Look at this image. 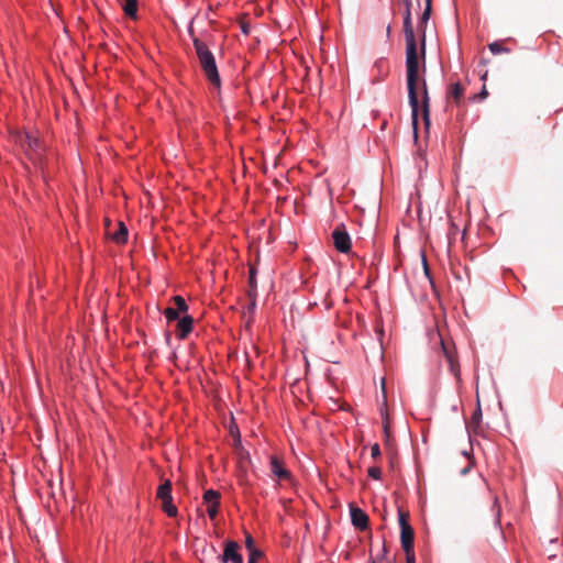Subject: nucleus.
<instances>
[{
    "instance_id": "obj_23",
    "label": "nucleus",
    "mask_w": 563,
    "mask_h": 563,
    "mask_svg": "<svg viewBox=\"0 0 563 563\" xmlns=\"http://www.w3.org/2000/svg\"><path fill=\"white\" fill-rule=\"evenodd\" d=\"M245 547L249 551V553L251 552H258L260 550L255 547V541L253 539V537L247 533L246 537H245Z\"/></svg>"
},
{
    "instance_id": "obj_22",
    "label": "nucleus",
    "mask_w": 563,
    "mask_h": 563,
    "mask_svg": "<svg viewBox=\"0 0 563 563\" xmlns=\"http://www.w3.org/2000/svg\"><path fill=\"white\" fill-rule=\"evenodd\" d=\"M164 314L168 321H175L179 319L180 312L174 307H168L164 310Z\"/></svg>"
},
{
    "instance_id": "obj_14",
    "label": "nucleus",
    "mask_w": 563,
    "mask_h": 563,
    "mask_svg": "<svg viewBox=\"0 0 563 563\" xmlns=\"http://www.w3.org/2000/svg\"><path fill=\"white\" fill-rule=\"evenodd\" d=\"M112 241L118 244H122L126 242L128 239V229L123 222L119 223V229L111 234Z\"/></svg>"
},
{
    "instance_id": "obj_24",
    "label": "nucleus",
    "mask_w": 563,
    "mask_h": 563,
    "mask_svg": "<svg viewBox=\"0 0 563 563\" xmlns=\"http://www.w3.org/2000/svg\"><path fill=\"white\" fill-rule=\"evenodd\" d=\"M220 503L211 504L207 508V512L210 517V519H214L219 511Z\"/></svg>"
},
{
    "instance_id": "obj_34",
    "label": "nucleus",
    "mask_w": 563,
    "mask_h": 563,
    "mask_svg": "<svg viewBox=\"0 0 563 563\" xmlns=\"http://www.w3.org/2000/svg\"><path fill=\"white\" fill-rule=\"evenodd\" d=\"M387 34L388 35L390 34V26L389 25L387 26Z\"/></svg>"
},
{
    "instance_id": "obj_32",
    "label": "nucleus",
    "mask_w": 563,
    "mask_h": 563,
    "mask_svg": "<svg viewBox=\"0 0 563 563\" xmlns=\"http://www.w3.org/2000/svg\"><path fill=\"white\" fill-rule=\"evenodd\" d=\"M324 305L327 309H330L332 307V301L329 300L328 296L324 298Z\"/></svg>"
},
{
    "instance_id": "obj_13",
    "label": "nucleus",
    "mask_w": 563,
    "mask_h": 563,
    "mask_svg": "<svg viewBox=\"0 0 563 563\" xmlns=\"http://www.w3.org/2000/svg\"><path fill=\"white\" fill-rule=\"evenodd\" d=\"M122 9L129 18H137V0H123Z\"/></svg>"
},
{
    "instance_id": "obj_2",
    "label": "nucleus",
    "mask_w": 563,
    "mask_h": 563,
    "mask_svg": "<svg viewBox=\"0 0 563 563\" xmlns=\"http://www.w3.org/2000/svg\"><path fill=\"white\" fill-rule=\"evenodd\" d=\"M188 33L192 40V44L197 57L199 59V64L203 70L206 78L212 86L219 88L221 86V80L216 64V58L212 52L209 49L208 45L205 43L202 38L195 35L192 22L188 27Z\"/></svg>"
},
{
    "instance_id": "obj_8",
    "label": "nucleus",
    "mask_w": 563,
    "mask_h": 563,
    "mask_svg": "<svg viewBox=\"0 0 563 563\" xmlns=\"http://www.w3.org/2000/svg\"><path fill=\"white\" fill-rule=\"evenodd\" d=\"M269 470L278 481H289L291 477L290 472L285 467L283 461L275 455L271 456Z\"/></svg>"
},
{
    "instance_id": "obj_6",
    "label": "nucleus",
    "mask_w": 563,
    "mask_h": 563,
    "mask_svg": "<svg viewBox=\"0 0 563 563\" xmlns=\"http://www.w3.org/2000/svg\"><path fill=\"white\" fill-rule=\"evenodd\" d=\"M334 247L341 253H347L351 250V238L345 230L344 224H339L332 232Z\"/></svg>"
},
{
    "instance_id": "obj_17",
    "label": "nucleus",
    "mask_w": 563,
    "mask_h": 563,
    "mask_svg": "<svg viewBox=\"0 0 563 563\" xmlns=\"http://www.w3.org/2000/svg\"><path fill=\"white\" fill-rule=\"evenodd\" d=\"M162 509L169 516L175 517L177 515V508L173 504V497L162 500Z\"/></svg>"
},
{
    "instance_id": "obj_19",
    "label": "nucleus",
    "mask_w": 563,
    "mask_h": 563,
    "mask_svg": "<svg viewBox=\"0 0 563 563\" xmlns=\"http://www.w3.org/2000/svg\"><path fill=\"white\" fill-rule=\"evenodd\" d=\"M489 51L494 54L510 53V48L506 47L503 42H493L488 44Z\"/></svg>"
},
{
    "instance_id": "obj_31",
    "label": "nucleus",
    "mask_w": 563,
    "mask_h": 563,
    "mask_svg": "<svg viewBox=\"0 0 563 563\" xmlns=\"http://www.w3.org/2000/svg\"><path fill=\"white\" fill-rule=\"evenodd\" d=\"M487 95H488V92H487V90H486V87L484 86V87H483V89H482V91H481V92H479V95H478V98H479V99H484V98H486V97H487Z\"/></svg>"
},
{
    "instance_id": "obj_26",
    "label": "nucleus",
    "mask_w": 563,
    "mask_h": 563,
    "mask_svg": "<svg viewBox=\"0 0 563 563\" xmlns=\"http://www.w3.org/2000/svg\"><path fill=\"white\" fill-rule=\"evenodd\" d=\"M382 411V418H383V427H384V432H385V435H386V440H388V437H389V422H388V416L387 413H385L383 411V409H380Z\"/></svg>"
},
{
    "instance_id": "obj_20",
    "label": "nucleus",
    "mask_w": 563,
    "mask_h": 563,
    "mask_svg": "<svg viewBox=\"0 0 563 563\" xmlns=\"http://www.w3.org/2000/svg\"><path fill=\"white\" fill-rule=\"evenodd\" d=\"M220 499V493L218 490L209 489L206 490L203 494V500L208 505L219 503Z\"/></svg>"
},
{
    "instance_id": "obj_21",
    "label": "nucleus",
    "mask_w": 563,
    "mask_h": 563,
    "mask_svg": "<svg viewBox=\"0 0 563 563\" xmlns=\"http://www.w3.org/2000/svg\"><path fill=\"white\" fill-rule=\"evenodd\" d=\"M173 301L175 303V309H177L180 313L188 311V305L181 296L173 297Z\"/></svg>"
},
{
    "instance_id": "obj_9",
    "label": "nucleus",
    "mask_w": 563,
    "mask_h": 563,
    "mask_svg": "<svg viewBox=\"0 0 563 563\" xmlns=\"http://www.w3.org/2000/svg\"><path fill=\"white\" fill-rule=\"evenodd\" d=\"M350 512H351L352 525L356 529L364 531L368 528V522H369L368 516L361 508L351 505Z\"/></svg>"
},
{
    "instance_id": "obj_12",
    "label": "nucleus",
    "mask_w": 563,
    "mask_h": 563,
    "mask_svg": "<svg viewBox=\"0 0 563 563\" xmlns=\"http://www.w3.org/2000/svg\"><path fill=\"white\" fill-rule=\"evenodd\" d=\"M20 142H21V146L25 151H31V152L37 153L38 150L41 148L40 140L29 133H25Z\"/></svg>"
},
{
    "instance_id": "obj_35",
    "label": "nucleus",
    "mask_w": 563,
    "mask_h": 563,
    "mask_svg": "<svg viewBox=\"0 0 563 563\" xmlns=\"http://www.w3.org/2000/svg\"><path fill=\"white\" fill-rule=\"evenodd\" d=\"M424 2H428V0H424ZM429 2H432V0H429Z\"/></svg>"
},
{
    "instance_id": "obj_1",
    "label": "nucleus",
    "mask_w": 563,
    "mask_h": 563,
    "mask_svg": "<svg viewBox=\"0 0 563 563\" xmlns=\"http://www.w3.org/2000/svg\"><path fill=\"white\" fill-rule=\"evenodd\" d=\"M405 4L404 12V34L406 41V81L408 89V99L411 107L412 126L415 133L418 128L419 112V89L422 91L421 110L426 126L430 125V106L429 93L424 78L419 77V55L416 35L411 19V0H402Z\"/></svg>"
},
{
    "instance_id": "obj_5",
    "label": "nucleus",
    "mask_w": 563,
    "mask_h": 563,
    "mask_svg": "<svg viewBox=\"0 0 563 563\" xmlns=\"http://www.w3.org/2000/svg\"><path fill=\"white\" fill-rule=\"evenodd\" d=\"M432 12V2H426L424 10L422 12V15L420 16L418 31L420 34V51H418L419 55V73L422 71V74L426 73V25L430 19ZM420 78H422L419 75Z\"/></svg>"
},
{
    "instance_id": "obj_18",
    "label": "nucleus",
    "mask_w": 563,
    "mask_h": 563,
    "mask_svg": "<svg viewBox=\"0 0 563 563\" xmlns=\"http://www.w3.org/2000/svg\"><path fill=\"white\" fill-rule=\"evenodd\" d=\"M249 283H250V288H251L249 291V296L252 298L251 307L254 308L255 307L254 294H255V288H256V279H255V269L254 268L250 269Z\"/></svg>"
},
{
    "instance_id": "obj_7",
    "label": "nucleus",
    "mask_w": 563,
    "mask_h": 563,
    "mask_svg": "<svg viewBox=\"0 0 563 563\" xmlns=\"http://www.w3.org/2000/svg\"><path fill=\"white\" fill-rule=\"evenodd\" d=\"M240 545L235 541H225L223 554L221 556L222 563H243V556L239 553Z\"/></svg>"
},
{
    "instance_id": "obj_11",
    "label": "nucleus",
    "mask_w": 563,
    "mask_h": 563,
    "mask_svg": "<svg viewBox=\"0 0 563 563\" xmlns=\"http://www.w3.org/2000/svg\"><path fill=\"white\" fill-rule=\"evenodd\" d=\"M443 354L449 363L450 371L454 374L456 378H460V366L456 361L454 352L443 342L441 341Z\"/></svg>"
},
{
    "instance_id": "obj_10",
    "label": "nucleus",
    "mask_w": 563,
    "mask_h": 563,
    "mask_svg": "<svg viewBox=\"0 0 563 563\" xmlns=\"http://www.w3.org/2000/svg\"><path fill=\"white\" fill-rule=\"evenodd\" d=\"M194 319L191 316H184L178 319L176 333L179 339H185L192 331Z\"/></svg>"
},
{
    "instance_id": "obj_29",
    "label": "nucleus",
    "mask_w": 563,
    "mask_h": 563,
    "mask_svg": "<svg viewBox=\"0 0 563 563\" xmlns=\"http://www.w3.org/2000/svg\"><path fill=\"white\" fill-rule=\"evenodd\" d=\"M481 418H482V410H481V406L478 405L476 410L474 411V413L472 416V420H473L474 423H478Z\"/></svg>"
},
{
    "instance_id": "obj_27",
    "label": "nucleus",
    "mask_w": 563,
    "mask_h": 563,
    "mask_svg": "<svg viewBox=\"0 0 563 563\" xmlns=\"http://www.w3.org/2000/svg\"><path fill=\"white\" fill-rule=\"evenodd\" d=\"M262 556H263V552L262 551L251 552V553H249V561H247V563H257V560L261 559Z\"/></svg>"
},
{
    "instance_id": "obj_25",
    "label": "nucleus",
    "mask_w": 563,
    "mask_h": 563,
    "mask_svg": "<svg viewBox=\"0 0 563 563\" xmlns=\"http://www.w3.org/2000/svg\"><path fill=\"white\" fill-rule=\"evenodd\" d=\"M368 476L373 479H379L382 476V470L378 466H372L368 468Z\"/></svg>"
},
{
    "instance_id": "obj_4",
    "label": "nucleus",
    "mask_w": 563,
    "mask_h": 563,
    "mask_svg": "<svg viewBox=\"0 0 563 563\" xmlns=\"http://www.w3.org/2000/svg\"><path fill=\"white\" fill-rule=\"evenodd\" d=\"M432 12V2H426L424 10L422 12V15L420 16L418 31L420 34V51H418L419 55V73L422 71V74L426 73V25L430 19ZM420 78H422L419 75Z\"/></svg>"
},
{
    "instance_id": "obj_33",
    "label": "nucleus",
    "mask_w": 563,
    "mask_h": 563,
    "mask_svg": "<svg viewBox=\"0 0 563 563\" xmlns=\"http://www.w3.org/2000/svg\"><path fill=\"white\" fill-rule=\"evenodd\" d=\"M382 390L383 394H385V378L382 379Z\"/></svg>"
},
{
    "instance_id": "obj_30",
    "label": "nucleus",
    "mask_w": 563,
    "mask_h": 563,
    "mask_svg": "<svg viewBox=\"0 0 563 563\" xmlns=\"http://www.w3.org/2000/svg\"><path fill=\"white\" fill-rule=\"evenodd\" d=\"M422 263H423L424 273L427 275H429V266H428L427 258L424 255H422Z\"/></svg>"
},
{
    "instance_id": "obj_3",
    "label": "nucleus",
    "mask_w": 563,
    "mask_h": 563,
    "mask_svg": "<svg viewBox=\"0 0 563 563\" xmlns=\"http://www.w3.org/2000/svg\"><path fill=\"white\" fill-rule=\"evenodd\" d=\"M398 521L400 526V542L406 553V563H416L413 553L415 532L409 523V514L399 509Z\"/></svg>"
},
{
    "instance_id": "obj_28",
    "label": "nucleus",
    "mask_w": 563,
    "mask_h": 563,
    "mask_svg": "<svg viewBox=\"0 0 563 563\" xmlns=\"http://www.w3.org/2000/svg\"><path fill=\"white\" fill-rule=\"evenodd\" d=\"M371 455L373 459H377L380 456V448L377 443H375L374 445H372L371 448Z\"/></svg>"
},
{
    "instance_id": "obj_15",
    "label": "nucleus",
    "mask_w": 563,
    "mask_h": 563,
    "mask_svg": "<svg viewBox=\"0 0 563 563\" xmlns=\"http://www.w3.org/2000/svg\"><path fill=\"white\" fill-rule=\"evenodd\" d=\"M156 497L159 500L172 497V483L169 479H166L158 488L156 493Z\"/></svg>"
},
{
    "instance_id": "obj_16",
    "label": "nucleus",
    "mask_w": 563,
    "mask_h": 563,
    "mask_svg": "<svg viewBox=\"0 0 563 563\" xmlns=\"http://www.w3.org/2000/svg\"><path fill=\"white\" fill-rule=\"evenodd\" d=\"M464 95V87L460 82L451 85L449 96L454 100L455 103H460Z\"/></svg>"
}]
</instances>
